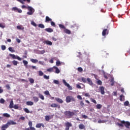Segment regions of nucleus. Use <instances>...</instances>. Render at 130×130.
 <instances>
[{
	"label": "nucleus",
	"mask_w": 130,
	"mask_h": 130,
	"mask_svg": "<svg viewBox=\"0 0 130 130\" xmlns=\"http://www.w3.org/2000/svg\"><path fill=\"white\" fill-rule=\"evenodd\" d=\"M22 9H27L28 10V11H29V12H27V15H33V14L34 13V12H35V10H34V9L33 8H32L30 6H28L26 7L25 5H22L21 6Z\"/></svg>",
	"instance_id": "obj_1"
},
{
	"label": "nucleus",
	"mask_w": 130,
	"mask_h": 130,
	"mask_svg": "<svg viewBox=\"0 0 130 130\" xmlns=\"http://www.w3.org/2000/svg\"><path fill=\"white\" fill-rule=\"evenodd\" d=\"M64 114L67 118H71L75 115V112H71L70 111H66L64 112Z\"/></svg>",
	"instance_id": "obj_2"
},
{
	"label": "nucleus",
	"mask_w": 130,
	"mask_h": 130,
	"mask_svg": "<svg viewBox=\"0 0 130 130\" xmlns=\"http://www.w3.org/2000/svg\"><path fill=\"white\" fill-rule=\"evenodd\" d=\"M71 101H73V102H75L76 101V99H75V98L72 96H67L66 97L67 103H70Z\"/></svg>",
	"instance_id": "obj_3"
},
{
	"label": "nucleus",
	"mask_w": 130,
	"mask_h": 130,
	"mask_svg": "<svg viewBox=\"0 0 130 130\" xmlns=\"http://www.w3.org/2000/svg\"><path fill=\"white\" fill-rule=\"evenodd\" d=\"M65 125V130H70V127H72L73 126V124L72 123L70 122H67L64 124Z\"/></svg>",
	"instance_id": "obj_4"
},
{
	"label": "nucleus",
	"mask_w": 130,
	"mask_h": 130,
	"mask_svg": "<svg viewBox=\"0 0 130 130\" xmlns=\"http://www.w3.org/2000/svg\"><path fill=\"white\" fill-rule=\"evenodd\" d=\"M9 56H11L12 57L13 59H18V60H22V59H21L20 57H19V56H16L15 54H9Z\"/></svg>",
	"instance_id": "obj_5"
},
{
	"label": "nucleus",
	"mask_w": 130,
	"mask_h": 130,
	"mask_svg": "<svg viewBox=\"0 0 130 130\" xmlns=\"http://www.w3.org/2000/svg\"><path fill=\"white\" fill-rule=\"evenodd\" d=\"M121 123H123L126 128H129L130 122L124 120L121 121Z\"/></svg>",
	"instance_id": "obj_6"
},
{
	"label": "nucleus",
	"mask_w": 130,
	"mask_h": 130,
	"mask_svg": "<svg viewBox=\"0 0 130 130\" xmlns=\"http://www.w3.org/2000/svg\"><path fill=\"white\" fill-rule=\"evenodd\" d=\"M64 85H65L66 86V87H67L69 89V90H73V87L70 85V84L69 83H67V81H66V80H63L62 81Z\"/></svg>",
	"instance_id": "obj_7"
},
{
	"label": "nucleus",
	"mask_w": 130,
	"mask_h": 130,
	"mask_svg": "<svg viewBox=\"0 0 130 130\" xmlns=\"http://www.w3.org/2000/svg\"><path fill=\"white\" fill-rule=\"evenodd\" d=\"M12 11L14 12H18V13H22V10L18 9L17 7H13L12 8Z\"/></svg>",
	"instance_id": "obj_8"
},
{
	"label": "nucleus",
	"mask_w": 130,
	"mask_h": 130,
	"mask_svg": "<svg viewBox=\"0 0 130 130\" xmlns=\"http://www.w3.org/2000/svg\"><path fill=\"white\" fill-rule=\"evenodd\" d=\"M109 32V30L107 28H105L102 32V35L103 36H105L106 34H108V32Z\"/></svg>",
	"instance_id": "obj_9"
},
{
	"label": "nucleus",
	"mask_w": 130,
	"mask_h": 130,
	"mask_svg": "<svg viewBox=\"0 0 130 130\" xmlns=\"http://www.w3.org/2000/svg\"><path fill=\"white\" fill-rule=\"evenodd\" d=\"M18 2H19L22 5H25V2H27V3L29 4L30 3L31 0H17Z\"/></svg>",
	"instance_id": "obj_10"
},
{
	"label": "nucleus",
	"mask_w": 130,
	"mask_h": 130,
	"mask_svg": "<svg viewBox=\"0 0 130 130\" xmlns=\"http://www.w3.org/2000/svg\"><path fill=\"white\" fill-rule=\"evenodd\" d=\"M51 107H52L53 108H60V105L57 104H52L50 105Z\"/></svg>",
	"instance_id": "obj_11"
},
{
	"label": "nucleus",
	"mask_w": 130,
	"mask_h": 130,
	"mask_svg": "<svg viewBox=\"0 0 130 130\" xmlns=\"http://www.w3.org/2000/svg\"><path fill=\"white\" fill-rule=\"evenodd\" d=\"M105 89V88H104V87L103 86L100 87V90L101 91V93L102 95H104L105 94V91H104Z\"/></svg>",
	"instance_id": "obj_12"
},
{
	"label": "nucleus",
	"mask_w": 130,
	"mask_h": 130,
	"mask_svg": "<svg viewBox=\"0 0 130 130\" xmlns=\"http://www.w3.org/2000/svg\"><path fill=\"white\" fill-rule=\"evenodd\" d=\"M41 126H42V127H45V126L43 123H38L36 125V127H37V128H40Z\"/></svg>",
	"instance_id": "obj_13"
},
{
	"label": "nucleus",
	"mask_w": 130,
	"mask_h": 130,
	"mask_svg": "<svg viewBox=\"0 0 130 130\" xmlns=\"http://www.w3.org/2000/svg\"><path fill=\"white\" fill-rule=\"evenodd\" d=\"M53 69L55 70V73L56 74H59V73H60V70H59V69H58V68H57L56 66H54Z\"/></svg>",
	"instance_id": "obj_14"
},
{
	"label": "nucleus",
	"mask_w": 130,
	"mask_h": 130,
	"mask_svg": "<svg viewBox=\"0 0 130 130\" xmlns=\"http://www.w3.org/2000/svg\"><path fill=\"white\" fill-rule=\"evenodd\" d=\"M43 43H44V44H47V45H52V42L48 40L44 41Z\"/></svg>",
	"instance_id": "obj_15"
},
{
	"label": "nucleus",
	"mask_w": 130,
	"mask_h": 130,
	"mask_svg": "<svg viewBox=\"0 0 130 130\" xmlns=\"http://www.w3.org/2000/svg\"><path fill=\"white\" fill-rule=\"evenodd\" d=\"M51 21H52V19L51 18H49V17H48V16L46 17V19H45V22L46 23H49V22H51Z\"/></svg>",
	"instance_id": "obj_16"
},
{
	"label": "nucleus",
	"mask_w": 130,
	"mask_h": 130,
	"mask_svg": "<svg viewBox=\"0 0 130 130\" xmlns=\"http://www.w3.org/2000/svg\"><path fill=\"white\" fill-rule=\"evenodd\" d=\"M55 100H56V101L57 102H58V103H63V101H62V100L61 99H59L58 98H56L55 99Z\"/></svg>",
	"instance_id": "obj_17"
},
{
	"label": "nucleus",
	"mask_w": 130,
	"mask_h": 130,
	"mask_svg": "<svg viewBox=\"0 0 130 130\" xmlns=\"http://www.w3.org/2000/svg\"><path fill=\"white\" fill-rule=\"evenodd\" d=\"M87 83L90 85V86H92L93 85V82H92V80H91V79L87 78Z\"/></svg>",
	"instance_id": "obj_18"
},
{
	"label": "nucleus",
	"mask_w": 130,
	"mask_h": 130,
	"mask_svg": "<svg viewBox=\"0 0 130 130\" xmlns=\"http://www.w3.org/2000/svg\"><path fill=\"white\" fill-rule=\"evenodd\" d=\"M63 31H64V33H66V34L70 35L71 33V30H70L69 29H68L67 28H65L64 29H63Z\"/></svg>",
	"instance_id": "obj_19"
},
{
	"label": "nucleus",
	"mask_w": 130,
	"mask_h": 130,
	"mask_svg": "<svg viewBox=\"0 0 130 130\" xmlns=\"http://www.w3.org/2000/svg\"><path fill=\"white\" fill-rule=\"evenodd\" d=\"M13 107H14V102L12 100L10 103L9 108L12 109Z\"/></svg>",
	"instance_id": "obj_20"
},
{
	"label": "nucleus",
	"mask_w": 130,
	"mask_h": 130,
	"mask_svg": "<svg viewBox=\"0 0 130 130\" xmlns=\"http://www.w3.org/2000/svg\"><path fill=\"white\" fill-rule=\"evenodd\" d=\"M10 125H9V123L7 122L6 124H4L3 125H2V128L4 129V128H8V127H9V126Z\"/></svg>",
	"instance_id": "obj_21"
},
{
	"label": "nucleus",
	"mask_w": 130,
	"mask_h": 130,
	"mask_svg": "<svg viewBox=\"0 0 130 130\" xmlns=\"http://www.w3.org/2000/svg\"><path fill=\"white\" fill-rule=\"evenodd\" d=\"M8 124L9 125H11V124H12V125L17 124V123L13 120H10V121H8Z\"/></svg>",
	"instance_id": "obj_22"
},
{
	"label": "nucleus",
	"mask_w": 130,
	"mask_h": 130,
	"mask_svg": "<svg viewBox=\"0 0 130 130\" xmlns=\"http://www.w3.org/2000/svg\"><path fill=\"white\" fill-rule=\"evenodd\" d=\"M45 31H46L47 32H49V33L53 32V30L51 28H46Z\"/></svg>",
	"instance_id": "obj_23"
},
{
	"label": "nucleus",
	"mask_w": 130,
	"mask_h": 130,
	"mask_svg": "<svg viewBox=\"0 0 130 130\" xmlns=\"http://www.w3.org/2000/svg\"><path fill=\"white\" fill-rule=\"evenodd\" d=\"M33 104H34V103H33V102L31 101H28L26 102V105L28 106H32Z\"/></svg>",
	"instance_id": "obj_24"
},
{
	"label": "nucleus",
	"mask_w": 130,
	"mask_h": 130,
	"mask_svg": "<svg viewBox=\"0 0 130 130\" xmlns=\"http://www.w3.org/2000/svg\"><path fill=\"white\" fill-rule=\"evenodd\" d=\"M32 98L34 102H36V103L39 101V99L37 96H34Z\"/></svg>",
	"instance_id": "obj_25"
},
{
	"label": "nucleus",
	"mask_w": 130,
	"mask_h": 130,
	"mask_svg": "<svg viewBox=\"0 0 130 130\" xmlns=\"http://www.w3.org/2000/svg\"><path fill=\"white\" fill-rule=\"evenodd\" d=\"M30 61L33 63H37V62H38V60H37V59H31Z\"/></svg>",
	"instance_id": "obj_26"
},
{
	"label": "nucleus",
	"mask_w": 130,
	"mask_h": 130,
	"mask_svg": "<svg viewBox=\"0 0 130 130\" xmlns=\"http://www.w3.org/2000/svg\"><path fill=\"white\" fill-rule=\"evenodd\" d=\"M96 109H101L102 108V105L100 104H98L96 105Z\"/></svg>",
	"instance_id": "obj_27"
},
{
	"label": "nucleus",
	"mask_w": 130,
	"mask_h": 130,
	"mask_svg": "<svg viewBox=\"0 0 130 130\" xmlns=\"http://www.w3.org/2000/svg\"><path fill=\"white\" fill-rule=\"evenodd\" d=\"M117 125H118V126H119L120 127H123V126H124V125H123V123H118L117 122L116 123Z\"/></svg>",
	"instance_id": "obj_28"
},
{
	"label": "nucleus",
	"mask_w": 130,
	"mask_h": 130,
	"mask_svg": "<svg viewBox=\"0 0 130 130\" xmlns=\"http://www.w3.org/2000/svg\"><path fill=\"white\" fill-rule=\"evenodd\" d=\"M56 66L57 67H59V66H61V62H60V61L57 60L56 62Z\"/></svg>",
	"instance_id": "obj_29"
},
{
	"label": "nucleus",
	"mask_w": 130,
	"mask_h": 130,
	"mask_svg": "<svg viewBox=\"0 0 130 130\" xmlns=\"http://www.w3.org/2000/svg\"><path fill=\"white\" fill-rule=\"evenodd\" d=\"M120 101H124V95L123 94L120 95Z\"/></svg>",
	"instance_id": "obj_30"
},
{
	"label": "nucleus",
	"mask_w": 130,
	"mask_h": 130,
	"mask_svg": "<svg viewBox=\"0 0 130 130\" xmlns=\"http://www.w3.org/2000/svg\"><path fill=\"white\" fill-rule=\"evenodd\" d=\"M45 95H46L47 96H49L50 97H51V95L49 93V91L48 90L45 91L44 92Z\"/></svg>",
	"instance_id": "obj_31"
},
{
	"label": "nucleus",
	"mask_w": 130,
	"mask_h": 130,
	"mask_svg": "<svg viewBox=\"0 0 130 130\" xmlns=\"http://www.w3.org/2000/svg\"><path fill=\"white\" fill-rule=\"evenodd\" d=\"M17 28L18 29V30H24V29H25L24 27L21 26L20 25H18Z\"/></svg>",
	"instance_id": "obj_32"
},
{
	"label": "nucleus",
	"mask_w": 130,
	"mask_h": 130,
	"mask_svg": "<svg viewBox=\"0 0 130 130\" xmlns=\"http://www.w3.org/2000/svg\"><path fill=\"white\" fill-rule=\"evenodd\" d=\"M79 128H80V129H84V128H85V125L83 124H79Z\"/></svg>",
	"instance_id": "obj_33"
},
{
	"label": "nucleus",
	"mask_w": 130,
	"mask_h": 130,
	"mask_svg": "<svg viewBox=\"0 0 130 130\" xmlns=\"http://www.w3.org/2000/svg\"><path fill=\"white\" fill-rule=\"evenodd\" d=\"M39 96L40 99H42V100H44V96L41 93H39Z\"/></svg>",
	"instance_id": "obj_34"
},
{
	"label": "nucleus",
	"mask_w": 130,
	"mask_h": 130,
	"mask_svg": "<svg viewBox=\"0 0 130 130\" xmlns=\"http://www.w3.org/2000/svg\"><path fill=\"white\" fill-rule=\"evenodd\" d=\"M25 130H36V128L34 127H30L29 128H26Z\"/></svg>",
	"instance_id": "obj_35"
},
{
	"label": "nucleus",
	"mask_w": 130,
	"mask_h": 130,
	"mask_svg": "<svg viewBox=\"0 0 130 130\" xmlns=\"http://www.w3.org/2000/svg\"><path fill=\"white\" fill-rule=\"evenodd\" d=\"M29 81L30 84H34L35 80L33 78H29Z\"/></svg>",
	"instance_id": "obj_36"
},
{
	"label": "nucleus",
	"mask_w": 130,
	"mask_h": 130,
	"mask_svg": "<svg viewBox=\"0 0 130 130\" xmlns=\"http://www.w3.org/2000/svg\"><path fill=\"white\" fill-rule=\"evenodd\" d=\"M12 63L14 66H17L18 62L17 61H16L14 60L12 61Z\"/></svg>",
	"instance_id": "obj_37"
},
{
	"label": "nucleus",
	"mask_w": 130,
	"mask_h": 130,
	"mask_svg": "<svg viewBox=\"0 0 130 130\" xmlns=\"http://www.w3.org/2000/svg\"><path fill=\"white\" fill-rule=\"evenodd\" d=\"M3 116H4V117H10L11 115H10V114H8V113H4L3 114Z\"/></svg>",
	"instance_id": "obj_38"
},
{
	"label": "nucleus",
	"mask_w": 130,
	"mask_h": 130,
	"mask_svg": "<svg viewBox=\"0 0 130 130\" xmlns=\"http://www.w3.org/2000/svg\"><path fill=\"white\" fill-rule=\"evenodd\" d=\"M38 27H39V28H41L42 29H43L45 27L43 24H39L38 25Z\"/></svg>",
	"instance_id": "obj_39"
},
{
	"label": "nucleus",
	"mask_w": 130,
	"mask_h": 130,
	"mask_svg": "<svg viewBox=\"0 0 130 130\" xmlns=\"http://www.w3.org/2000/svg\"><path fill=\"white\" fill-rule=\"evenodd\" d=\"M50 119V116L48 115H46L45 116V120L46 121H49V120Z\"/></svg>",
	"instance_id": "obj_40"
},
{
	"label": "nucleus",
	"mask_w": 130,
	"mask_h": 130,
	"mask_svg": "<svg viewBox=\"0 0 130 130\" xmlns=\"http://www.w3.org/2000/svg\"><path fill=\"white\" fill-rule=\"evenodd\" d=\"M6 27V25L4 23H0V28H2L4 29V28Z\"/></svg>",
	"instance_id": "obj_41"
},
{
	"label": "nucleus",
	"mask_w": 130,
	"mask_h": 130,
	"mask_svg": "<svg viewBox=\"0 0 130 130\" xmlns=\"http://www.w3.org/2000/svg\"><path fill=\"white\" fill-rule=\"evenodd\" d=\"M111 86H113L114 85V79L112 78L111 80Z\"/></svg>",
	"instance_id": "obj_42"
},
{
	"label": "nucleus",
	"mask_w": 130,
	"mask_h": 130,
	"mask_svg": "<svg viewBox=\"0 0 130 130\" xmlns=\"http://www.w3.org/2000/svg\"><path fill=\"white\" fill-rule=\"evenodd\" d=\"M43 75H44V73H43L42 71H39V76H40V77L43 76Z\"/></svg>",
	"instance_id": "obj_43"
},
{
	"label": "nucleus",
	"mask_w": 130,
	"mask_h": 130,
	"mask_svg": "<svg viewBox=\"0 0 130 130\" xmlns=\"http://www.w3.org/2000/svg\"><path fill=\"white\" fill-rule=\"evenodd\" d=\"M23 64L25 67H27V64H28V61H26L25 60H23Z\"/></svg>",
	"instance_id": "obj_44"
},
{
	"label": "nucleus",
	"mask_w": 130,
	"mask_h": 130,
	"mask_svg": "<svg viewBox=\"0 0 130 130\" xmlns=\"http://www.w3.org/2000/svg\"><path fill=\"white\" fill-rule=\"evenodd\" d=\"M59 27L61 29H64L66 28V26H64V25H63L62 24H59Z\"/></svg>",
	"instance_id": "obj_45"
},
{
	"label": "nucleus",
	"mask_w": 130,
	"mask_h": 130,
	"mask_svg": "<svg viewBox=\"0 0 130 130\" xmlns=\"http://www.w3.org/2000/svg\"><path fill=\"white\" fill-rule=\"evenodd\" d=\"M71 28H78V25L77 24H74V25L71 26Z\"/></svg>",
	"instance_id": "obj_46"
},
{
	"label": "nucleus",
	"mask_w": 130,
	"mask_h": 130,
	"mask_svg": "<svg viewBox=\"0 0 130 130\" xmlns=\"http://www.w3.org/2000/svg\"><path fill=\"white\" fill-rule=\"evenodd\" d=\"M81 80H82V81L83 82V83H87V79L84 78V77H82L81 78Z\"/></svg>",
	"instance_id": "obj_47"
},
{
	"label": "nucleus",
	"mask_w": 130,
	"mask_h": 130,
	"mask_svg": "<svg viewBox=\"0 0 130 130\" xmlns=\"http://www.w3.org/2000/svg\"><path fill=\"white\" fill-rule=\"evenodd\" d=\"M90 100L91 102H93V103H94V104H97V102H96V100H95L94 99L91 98Z\"/></svg>",
	"instance_id": "obj_48"
},
{
	"label": "nucleus",
	"mask_w": 130,
	"mask_h": 130,
	"mask_svg": "<svg viewBox=\"0 0 130 130\" xmlns=\"http://www.w3.org/2000/svg\"><path fill=\"white\" fill-rule=\"evenodd\" d=\"M53 67L47 69V72H53Z\"/></svg>",
	"instance_id": "obj_49"
},
{
	"label": "nucleus",
	"mask_w": 130,
	"mask_h": 130,
	"mask_svg": "<svg viewBox=\"0 0 130 130\" xmlns=\"http://www.w3.org/2000/svg\"><path fill=\"white\" fill-rule=\"evenodd\" d=\"M53 83H54V84H56V85H58V84H59V81H58V80H54Z\"/></svg>",
	"instance_id": "obj_50"
},
{
	"label": "nucleus",
	"mask_w": 130,
	"mask_h": 130,
	"mask_svg": "<svg viewBox=\"0 0 130 130\" xmlns=\"http://www.w3.org/2000/svg\"><path fill=\"white\" fill-rule=\"evenodd\" d=\"M104 77L105 79H108V74L104 73Z\"/></svg>",
	"instance_id": "obj_51"
},
{
	"label": "nucleus",
	"mask_w": 130,
	"mask_h": 130,
	"mask_svg": "<svg viewBox=\"0 0 130 130\" xmlns=\"http://www.w3.org/2000/svg\"><path fill=\"white\" fill-rule=\"evenodd\" d=\"M128 104H129V102H128V101H126L124 102V105L125 106H128Z\"/></svg>",
	"instance_id": "obj_52"
},
{
	"label": "nucleus",
	"mask_w": 130,
	"mask_h": 130,
	"mask_svg": "<svg viewBox=\"0 0 130 130\" xmlns=\"http://www.w3.org/2000/svg\"><path fill=\"white\" fill-rule=\"evenodd\" d=\"M24 111H25V112H26V113H30V111H29L27 108H24Z\"/></svg>",
	"instance_id": "obj_53"
},
{
	"label": "nucleus",
	"mask_w": 130,
	"mask_h": 130,
	"mask_svg": "<svg viewBox=\"0 0 130 130\" xmlns=\"http://www.w3.org/2000/svg\"><path fill=\"white\" fill-rule=\"evenodd\" d=\"M44 78L46 79V80H49V76H47L46 75H44Z\"/></svg>",
	"instance_id": "obj_54"
},
{
	"label": "nucleus",
	"mask_w": 130,
	"mask_h": 130,
	"mask_svg": "<svg viewBox=\"0 0 130 130\" xmlns=\"http://www.w3.org/2000/svg\"><path fill=\"white\" fill-rule=\"evenodd\" d=\"M80 105H81V106L82 107H84V106L85 105V104L84 103V102H83V101H80Z\"/></svg>",
	"instance_id": "obj_55"
},
{
	"label": "nucleus",
	"mask_w": 130,
	"mask_h": 130,
	"mask_svg": "<svg viewBox=\"0 0 130 130\" xmlns=\"http://www.w3.org/2000/svg\"><path fill=\"white\" fill-rule=\"evenodd\" d=\"M28 125L29 126V128L30 127H32V125H33V123H32V121H29L28 122Z\"/></svg>",
	"instance_id": "obj_56"
},
{
	"label": "nucleus",
	"mask_w": 130,
	"mask_h": 130,
	"mask_svg": "<svg viewBox=\"0 0 130 130\" xmlns=\"http://www.w3.org/2000/svg\"><path fill=\"white\" fill-rule=\"evenodd\" d=\"M31 25H32V26H34L35 27H37V24L34 21H32L31 22Z\"/></svg>",
	"instance_id": "obj_57"
},
{
	"label": "nucleus",
	"mask_w": 130,
	"mask_h": 130,
	"mask_svg": "<svg viewBox=\"0 0 130 130\" xmlns=\"http://www.w3.org/2000/svg\"><path fill=\"white\" fill-rule=\"evenodd\" d=\"M78 72H80V73H82V71H83V68H82L81 67H79L78 68Z\"/></svg>",
	"instance_id": "obj_58"
},
{
	"label": "nucleus",
	"mask_w": 130,
	"mask_h": 130,
	"mask_svg": "<svg viewBox=\"0 0 130 130\" xmlns=\"http://www.w3.org/2000/svg\"><path fill=\"white\" fill-rule=\"evenodd\" d=\"M51 25L53 27H55V23H54V22H53L52 21H51Z\"/></svg>",
	"instance_id": "obj_59"
},
{
	"label": "nucleus",
	"mask_w": 130,
	"mask_h": 130,
	"mask_svg": "<svg viewBox=\"0 0 130 130\" xmlns=\"http://www.w3.org/2000/svg\"><path fill=\"white\" fill-rule=\"evenodd\" d=\"M82 118H84V119H87V118H88V116H86V115H82Z\"/></svg>",
	"instance_id": "obj_60"
},
{
	"label": "nucleus",
	"mask_w": 130,
	"mask_h": 130,
	"mask_svg": "<svg viewBox=\"0 0 130 130\" xmlns=\"http://www.w3.org/2000/svg\"><path fill=\"white\" fill-rule=\"evenodd\" d=\"M84 96H85V97H88V98H90V95L89 93H86L84 94Z\"/></svg>",
	"instance_id": "obj_61"
},
{
	"label": "nucleus",
	"mask_w": 130,
	"mask_h": 130,
	"mask_svg": "<svg viewBox=\"0 0 130 130\" xmlns=\"http://www.w3.org/2000/svg\"><path fill=\"white\" fill-rule=\"evenodd\" d=\"M97 83L98 85H102V81L101 80H98Z\"/></svg>",
	"instance_id": "obj_62"
},
{
	"label": "nucleus",
	"mask_w": 130,
	"mask_h": 130,
	"mask_svg": "<svg viewBox=\"0 0 130 130\" xmlns=\"http://www.w3.org/2000/svg\"><path fill=\"white\" fill-rule=\"evenodd\" d=\"M0 103H2V104L5 103V100H4V99H1L0 100Z\"/></svg>",
	"instance_id": "obj_63"
},
{
	"label": "nucleus",
	"mask_w": 130,
	"mask_h": 130,
	"mask_svg": "<svg viewBox=\"0 0 130 130\" xmlns=\"http://www.w3.org/2000/svg\"><path fill=\"white\" fill-rule=\"evenodd\" d=\"M1 48H2V50H6V46L2 45Z\"/></svg>",
	"instance_id": "obj_64"
}]
</instances>
